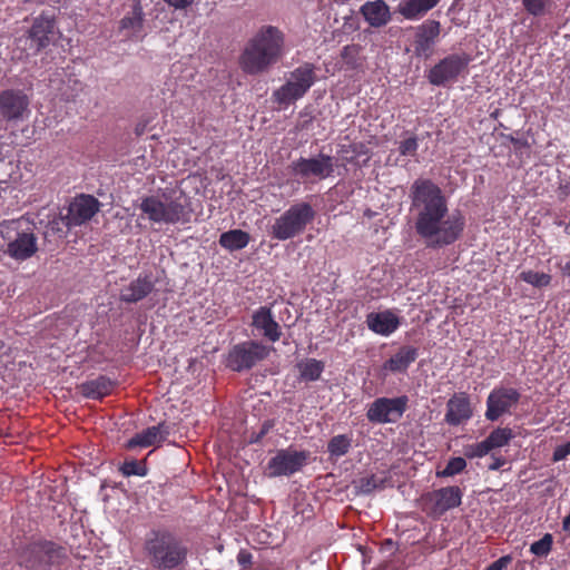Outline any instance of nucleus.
Segmentation results:
<instances>
[{"label":"nucleus","mask_w":570,"mask_h":570,"mask_svg":"<svg viewBox=\"0 0 570 570\" xmlns=\"http://www.w3.org/2000/svg\"><path fill=\"white\" fill-rule=\"evenodd\" d=\"M411 209L415 212L414 228L426 247L443 248L459 240L465 218L459 210L450 213L443 190L431 179L419 178L410 189Z\"/></svg>","instance_id":"f257e3e1"},{"label":"nucleus","mask_w":570,"mask_h":570,"mask_svg":"<svg viewBox=\"0 0 570 570\" xmlns=\"http://www.w3.org/2000/svg\"><path fill=\"white\" fill-rule=\"evenodd\" d=\"M283 49V32L277 27L263 26L245 45L239 56V67L246 75L263 73L278 62Z\"/></svg>","instance_id":"f03ea898"},{"label":"nucleus","mask_w":570,"mask_h":570,"mask_svg":"<svg viewBox=\"0 0 570 570\" xmlns=\"http://www.w3.org/2000/svg\"><path fill=\"white\" fill-rule=\"evenodd\" d=\"M144 548L150 564L157 570H176L187 561V546L167 529L151 530Z\"/></svg>","instance_id":"7ed1b4c3"},{"label":"nucleus","mask_w":570,"mask_h":570,"mask_svg":"<svg viewBox=\"0 0 570 570\" xmlns=\"http://www.w3.org/2000/svg\"><path fill=\"white\" fill-rule=\"evenodd\" d=\"M19 557V564L26 570L58 569L69 560L68 551L63 546L43 538L30 540L20 549Z\"/></svg>","instance_id":"20e7f679"},{"label":"nucleus","mask_w":570,"mask_h":570,"mask_svg":"<svg viewBox=\"0 0 570 570\" xmlns=\"http://www.w3.org/2000/svg\"><path fill=\"white\" fill-rule=\"evenodd\" d=\"M139 209L154 224L176 225L189 222V212L179 199H171L166 193L141 198Z\"/></svg>","instance_id":"39448f33"},{"label":"nucleus","mask_w":570,"mask_h":570,"mask_svg":"<svg viewBox=\"0 0 570 570\" xmlns=\"http://www.w3.org/2000/svg\"><path fill=\"white\" fill-rule=\"evenodd\" d=\"M316 216L309 203L293 204L271 226V236L277 240H287L302 234Z\"/></svg>","instance_id":"423d86ee"},{"label":"nucleus","mask_w":570,"mask_h":570,"mask_svg":"<svg viewBox=\"0 0 570 570\" xmlns=\"http://www.w3.org/2000/svg\"><path fill=\"white\" fill-rule=\"evenodd\" d=\"M27 223L14 219L7 223L1 235L7 244L4 253L16 261H26L38 250L37 236L31 228H23Z\"/></svg>","instance_id":"0eeeda50"},{"label":"nucleus","mask_w":570,"mask_h":570,"mask_svg":"<svg viewBox=\"0 0 570 570\" xmlns=\"http://www.w3.org/2000/svg\"><path fill=\"white\" fill-rule=\"evenodd\" d=\"M315 66L304 62L291 72L289 79L273 92V99L281 107H287L305 96L316 82Z\"/></svg>","instance_id":"6e6552de"},{"label":"nucleus","mask_w":570,"mask_h":570,"mask_svg":"<svg viewBox=\"0 0 570 570\" xmlns=\"http://www.w3.org/2000/svg\"><path fill=\"white\" fill-rule=\"evenodd\" d=\"M287 169L301 183L323 180L334 171L333 157L322 153L316 157H299L293 160Z\"/></svg>","instance_id":"1a4fd4ad"},{"label":"nucleus","mask_w":570,"mask_h":570,"mask_svg":"<svg viewBox=\"0 0 570 570\" xmlns=\"http://www.w3.org/2000/svg\"><path fill=\"white\" fill-rule=\"evenodd\" d=\"M269 347L257 341H245L234 345L227 356L226 366L234 372L248 371L269 355Z\"/></svg>","instance_id":"9d476101"},{"label":"nucleus","mask_w":570,"mask_h":570,"mask_svg":"<svg viewBox=\"0 0 570 570\" xmlns=\"http://www.w3.org/2000/svg\"><path fill=\"white\" fill-rule=\"evenodd\" d=\"M463 492L456 487H444L421 495L422 510L430 517L439 519L449 510L458 508L462 503Z\"/></svg>","instance_id":"9b49d317"},{"label":"nucleus","mask_w":570,"mask_h":570,"mask_svg":"<svg viewBox=\"0 0 570 570\" xmlns=\"http://www.w3.org/2000/svg\"><path fill=\"white\" fill-rule=\"evenodd\" d=\"M409 396L377 397L367 405L366 419L373 424L399 422L409 407Z\"/></svg>","instance_id":"f8f14e48"},{"label":"nucleus","mask_w":570,"mask_h":570,"mask_svg":"<svg viewBox=\"0 0 570 570\" xmlns=\"http://www.w3.org/2000/svg\"><path fill=\"white\" fill-rule=\"evenodd\" d=\"M470 61L471 58L468 53H451L428 71V80L433 86L445 87L458 80L459 76L466 70Z\"/></svg>","instance_id":"ddd939ff"},{"label":"nucleus","mask_w":570,"mask_h":570,"mask_svg":"<svg viewBox=\"0 0 570 570\" xmlns=\"http://www.w3.org/2000/svg\"><path fill=\"white\" fill-rule=\"evenodd\" d=\"M55 28V14L42 11L33 19L32 24L27 32V37L24 39L19 38L18 41H24V50L32 51V55H38L42 49L49 46Z\"/></svg>","instance_id":"4468645a"},{"label":"nucleus","mask_w":570,"mask_h":570,"mask_svg":"<svg viewBox=\"0 0 570 570\" xmlns=\"http://www.w3.org/2000/svg\"><path fill=\"white\" fill-rule=\"evenodd\" d=\"M308 452L282 449L269 459L266 465V475L268 478L289 476L301 471L306 464Z\"/></svg>","instance_id":"2eb2a0df"},{"label":"nucleus","mask_w":570,"mask_h":570,"mask_svg":"<svg viewBox=\"0 0 570 570\" xmlns=\"http://www.w3.org/2000/svg\"><path fill=\"white\" fill-rule=\"evenodd\" d=\"M30 99L23 90L6 89L0 92V117L7 122L19 121L29 114Z\"/></svg>","instance_id":"dca6fc26"},{"label":"nucleus","mask_w":570,"mask_h":570,"mask_svg":"<svg viewBox=\"0 0 570 570\" xmlns=\"http://www.w3.org/2000/svg\"><path fill=\"white\" fill-rule=\"evenodd\" d=\"M520 397L517 389L503 386L493 389L487 399V420L493 422L509 413L519 403Z\"/></svg>","instance_id":"f3484780"},{"label":"nucleus","mask_w":570,"mask_h":570,"mask_svg":"<svg viewBox=\"0 0 570 570\" xmlns=\"http://www.w3.org/2000/svg\"><path fill=\"white\" fill-rule=\"evenodd\" d=\"M441 33V23L438 20H425L414 28L413 53L416 58L428 59L433 55Z\"/></svg>","instance_id":"a211bd4d"},{"label":"nucleus","mask_w":570,"mask_h":570,"mask_svg":"<svg viewBox=\"0 0 570 570\" xmlns=\"http://www.w3.org/2000/svg\"><path fill=\"white\" fill-rule=\"evenodd\" d=\"M100 209V203L91 195L81 194L76 196L67 207V219L73 227L81 226L89 222Z\"/></svg>","instance_id":"6ab92c4d"},{"label":"nucleus","mask_w":570,"mask_h":570,"mask_svg":"<svg viewBox=\"0 0 570 570\" xmlns=\"http://www.w3.org/2000/svg\"><path fill=\"white\" fill-rule=\"evenodd\" d=\"M267 341L275 343L282 336V328L275 321L274 314L269 306H261L252 316V324Z\"/></svg>","instance_id":"aec40b11"},{"label":"nucleus","mask_w":570,"mask_h":570,"mask_svg":"<svg viewBox=\"0 0 570 570\" xmlns=\"http://www.w3.org/2000/svg\"><path fill=\"white\" fill-rule=\"evenodd\" d=\"M170 425L166 422H160L157 425L149 426L141 432L135 434L131 439H129L126 443L127 450H132L136 448H148L153 445H158L166 441L168 435L170 434Z\"/></svg>","instance_id":"412c9836"},{"label":"nucleus","mask_w":570,"mask_h":570,"mask_svg":"<svg viewBox=\"0 0 570 570\" xmlns=\"http://www.w3.org/2000/svg\"><path fill=\"white\" fill-rule=\"evenodd\" d=\"M473 415L470 399L464 392L454 393L446 403L444 421L452 426H458L469 421Z\"/></svg>","instance_id":"4be33fe9"},{"label":"nucleus","mask_w":570,"mask_h":570,"mask_svg":"<svg viewBox=\"0 0 570 570\" xmlns=\"http://www.w3.org/2000/svg\"><path fill=\"white\" fill-rule=\"evenodd\" d=\"M155 287L151 275H139L120 289L119 298L125 303H137L146 298Z\"/></svg>","instance_id":"5701e85b"},{"label":"nucleus","mask_w":570,"mask_h":570,"mask_svg":"<svg viewBox=\"0 0 570 570\" xmlns=\"http://www.w3.org/2000/svg\"><path fill=\"white\" fill-rule=\"evenodd\" d=\"M419 356V348L411 345H402L390 358H387L383 365V371L399 374L406 373L407 368L412 363L416 361Z\"/></svg>","instance_id":"b1692460"},{"label":"nucleus","mask_w":570,"mask_h":570,"mask_svg":"<svg viewBox=\"0 0 570 570\" xmlns=\"http://www.w3.org/2000/svg\"><path fill=\"white\" fill-rule=\"evenodd\" d=\"M364 20L373 28H381L391 21L390 7L384 0L366 1L360 8Z\"/></svg>","instance_id":"393cba45"},{"label":"nucleus","mask_w":570,"mask_h":570,"mask_svg":"<svg viewBox=\"0 0 570 570\" xmlns=\"http://www.w3.org/2000/svg\"><path fill=\"white\" fill-rule=\"evenodd\" d=\"M367 327L380 335L389 336L400 326V318L390 309L366 315Z\"/></svg>","instance_id":"a878e982"},{"label":"nucleus","mask_w":570,"mask_h":570,"mask_svg":"<svg viewBox=\"0 0 570 570\" xmlns=\"http://www.w3.org/2000/svg\"><path fill=\"white\" fill-rule=\"evenodd\" d=\"M116 386L111 379L99 375L96 379L88 380L79 385L81 395L86 399L101 400L111 394Z\"/></svg>","instance_id":"bb28decb"},{"label":"nucleus","mask_w":570,"mask_h":570,"mask_svg":"<svg viewBox=\"0 0 570 570\" xmlns=\"http://www.w3.org/2000/svg\"><path fill=\"white\" fill-rule=\"evenodd\" d=\"M440 1L441 0H402L396 7V12L406 20L416 21L436 7Z\"/></svg>","instance_id":"cd10ccee"},{"label":"nucleus","mask_w":570,"mask_h":570,"mask_svg":"<svg viewBox=\"0 0 570 570\" xmlns=\"http://www.w3.org/2000/svg\"><path fill=\"white\" fill-rule=\"evenodd\" d=\"M250 240L247 232L242 229H232L223 233L219 236V245L229 252L239 250L245 248Z\"/></svg>","instance_id":"c85d7f7f"},{"label":"nucleus","mask_w":570,"mask_h":570,"mask_svg":"<svg viewBox=\"0 0 570 570\" xmlns=\"http://www.w3.org/2000/svg\"><path fill=\"white\" fill-rule=\"evenodd\" d=\"M353 439L347 434L334 435L327 442V453L331 459H338L346 455L352 448Z\"/></svg>","instance_id":"c756f323"},{"label":"nucleus","mask_w":570,"mask_h":570,"mask_svg":"<svg viewBox=\"0 0 570 570\" xmlns=\"http://www.w3.org/2000/svg\"><path fill=\"white\" fill-rule=\"evenodd\" d=\"M297 367L299 370V376L303 381L314 382L321 377L325 366L322 361L316 358H307L304 362L298 363Z\"/></svg>","instance_id":"7c9ffc66"},{"label":"nucleus","mask_w":570,"mask_h":570,"mask_svg":"<svg viewBox=\"0 0 570 570\" xmlns=\"http://www.w3.org/2000/svg\"><path fill=\"white\" fill-rule=\"evenodd\" d=\"M142 22H144L142 7L138 0H135L131 13L129 16H125L120 20V29L139 32L142 28Z\"/></svg>","instance_id":"2f4dec72"},{"label":"nucleus","mask_w":570,"mask_h":570,"mask_svg":"<svg viewBox=\"0 0 570 570\" xmlns=\"http://www.w3.org/2000/svg\"><path fill=\"white\" fill-rule=\"evenodd\" d=\"M72 227L73 226L69 224V219H67V215L60 214L49 220L46 227L45 238L50 236H58L59 238H63Z\"/></svg>","instance_id":"473e14b6"},{"label":"nucleus","mask_w":570,"mask_h":570,"mask_svg":"<svg viewBox=\"0 0 570 570\" xmlns=\"http://www.w3.org/2000/svg\"><path fill=\"white\" fill-rule=\"evenodd\" d=\"M519 278L537 288L549 286L552 279L550 274L540 273L532 269L522 271L519 274Z\"/></svg>","instance_id":"72a5a7b5"},{"label":"nucleus","mask_w":570,"mask_h":570,"mask_svg":"<svg viewBox=\"0 0 570 570\" xmlns=\"http://www.w3.org/2000/svg\"><path fill=\"white\" fill-rule=\"evenodd\" d=\"M362 47L360 45H347L341 50V58L347 69L354 70L361 66L360 53Z\"/></svg>","instance_id":"f704fd0d"},{"label":"nucleus","mask_w":570,"mask_h":570,"mask_svg":"<svg viewBox=\"0 0 570 570\" xmlns=\"http://www.w3.org/2000/svg\"><path fill=\"white\" fill-rule=\"evenodd\" d=\"M512 438L513 433L510 428H497L487 436L492 450L507 445Z\"/></svg>","instance_id":"c9c22d12"},{"label":"nucleus","mask_w":570,"mask_h":570,"mask_svg":"<svg viewBox=\"0 0 570 570\" xmlns=\"http://www.w3.org/2000/svg\"><path fill=\"white\" fill-rule=\"evenodd\" d=\"M553 544V537L551 533H546L540 540L530 546V552L537 557H547Z\"/></svg>","instance_id":"e433bc0d"},{"label":"nucleus","mask_w":570,"mask_h":570,"mask_svg":"<svg viewBox=\"0 0 570 570\" xmlns=\"http://www.w3.org/2000/svg\"><path fill=\"white\" fill-rule=\"evenodd\" d=\"M466 468L465 459L455 456L449 460L446 466L436 473L440 478L453 476L461 473Z\"/></svg>","instance_id":"4c0bfd02"},{"label":"nucleus","mask_w":570,"mask_h":570,"mask_svg":"<svg viewBox=\"0 0 570 570\" xmlns=\"http://www.w3.org/2000/svg\"><path fill=\"white\" fill-rule=\"evenodd\" d=\"M120 472L125 476L138 475L145 476L147 474V468L144 463L137 460L125 461L120 466Z\"/></svg>","instance_id":"58836bf2"},{"label":"nucleus","mask_w":570,"mask_h":570,"mask_svg":"<svg viewBox=\"0 0 570 570\" xmlns=\"http://www.w3.org/2000/svg\"><path fill=\"white\" fill-rule=\"evenodd\" d=\"M492 451V448L485 438L483 441L468 445L465 448L464 454L465 456L472 458H482Z\"/></svg>","instance_id":"ea45409f"},{"label":"nucleus","mask_w":570,"mask_h":570,"mask_svg":"<svg viewBox=\"0 0 570 570\" xmlns=\"http://www.w3.org/2000/svg\"><path fill=\"white\" fill-rule=\"evenodd\" d=\"M419 148L417 138L415 136H411L402 141L399 145V151L402 156H415Z\"/></svg>","instance_id":"a19ab883"},{"label":"nucleus","mask_w":570,"mask_h":570,"mask_svg":"<svg viewBox=\"0 0 570 570\" xmlns=\"http://www.w3.org/2000/svg\"><path fill=\"white\" fill-rule=\"evenodd\" d=\"M546 2L547 0H522L524 9L534 17L543 14Z\"/></svg>","instance_id":"79ce46f5"},{"label":"nucleus","mask_w":570,"mask_h":570,"mask_svg":"<svg viewBox=\"0 0 570 570\" xmlns=\"http://www.w3.org/2000/svg\"><path fill=\"white\" fill-rule=\"evenodd\" d=\"M274 426V422L271 420L265 421L258 432H253L249 438V443H259L263 438L271 431Z\"/></svg>","instance_id":"37998d69"},{"label":"nucleus","mask_w":570,"mask_h":570,"mask_svg":"<svg viewBox=\"0 0 570 570\" xmlns=\"http://www.w3.org/2000/svg\"><path fill=\"white\" fill-rule=\"evenodd\" d=\"M358 488L363 493H371L373 490L377 488V480L375 475L360 479Z\"/></svg>","instance_id":"c03bdc74"},{"label":"nucleus","mask_w":570,"mask_h":570,"mask_svg":"<svg viewBox=\"0 0 570 570\" xmlns=\"http://www.w3.org/2000/svg\"><path fill=\"white\" fill-rule=\"evenodd\" d=\"M568 455H570V441L564 444L558 445L554 449L553 454H552V461L560 462V461L567 459Z\"/></svg>","instance_id":"a18cd8bd"},{"label":"nucleus","mask_w":570,"mask_h":570,"mask_svg":"<svg viewBox=\"0 0 570 570\" xmlns=\"http://www.w3.org/2000/svg\"><path fill=\"white\" fill-rule=\"evenodd\" d=\"M237 562L243 569H250L253 566V554L249 551L242 549L237 554Z\"/></svg>","instance_id":"49530a36"},{"label":"nucleus","mask_w":570,"mask_h":570,"mask_svg":"<svg viewBox=\"0 0 570 570\" xmlns=\"http://www.w3.org/2000/svg\"><path fill=\"white\" fill-rule=\"evenodd\" d=\"M512 560L513 558L511 554L502 556L490 566H488L484 570H503L512 562Z\"/></svg>","instance_id":"de8ad7c7"},{"label":"nucleus","mask_w":570,"mask_h":570,"mask_svg":"<svg viewBox=\"0 0 570 570\" xmlns=\"http://www.w3.org/2000/svg\"><path fill=\"white\" fill-rule=\"evenodd\" d=\"M350 148H351L352 153L357 157L362 156V155L367 156V158L370 157L368 148L364 144H353L350 146Z\"/></svg>","instance_id":"09e8293b"},{"label":"nucleus","mask_w":570,"mask_h":570,"mask_svg":"<svg viewBox=\"0 0 570 570\" xmlns=\"http://www.w3.org/2000/svg\"><path fill=\"white\" fill-rule=\"evenodd\" d=\"M509 139H510V141L513 145L515 150H520L522 148H529V142L524 138H515V137L510 136Z\"/></svg>","instance_id":"8fccbe9b"},{"label":"nucleus","mask_w":570,"mask_h":570,"mask_svg":"<svg viewBox=\"0 0 570 570\" xmlns=\"http://www.w3.org/2000/svg\"><path fill=\"white\" fill-rule=\"evenodd\" d=\"M168 6L175 8V9H180V10H184L186 8H188L190 4L187 0H164Z\"/></svg>","instance_id":"3c124183"},{"label":"nucleus","mask_w":570,"mask_h":570,"mask_svg":"<svg viewBox=\"0 0 570 570\" xmlns=\"http://www.w3.org/2000/svg\"><path fill=\"white\" fill-rule=\"evenodd\" d=\"M505 464V460L502 456H492V462L489 464V470L495 471Z\"/></svg>","instance_id":"603ef678"},{"label":"nucleus","mask_w":570,"mask_h":570,"mask_svg":"<svg viewBox=\"0 0 570 570\" xmlns=\"http://www.w3.org/2000/svg\"><path fill=\"white\" fill-rule=\"evenodd\" d=\"M562 530L570 535V513L562 520Z\"/></svg>","instance_id":"864d4df0"},{"label":"nucleus","mask_w":570,"mask_h":570,"mask_svg":"<svg viewBox=\"0 0 570 570\" xmlns=\"http://www.w3.org/2000/svg\"><path fill=\"white\" fill-rule=\"evenodd\" d=\"M561 272L564 276H570V261L561 266Z\"/></svg>","instance_id":"5fc2aeb1"},{"label":"nucleus","mask_w":570,"mask_h":570,"mask_svg":"<svg viewBox=\"0 0 570 570\" xmlns=\"http://www.w3.org/2000/svg\"><path fill=\"white\" fill-rule=\"evenodd\" d=\"M136 134H137L138 136L142 135V134H144V127L137 126V127H136Z\"/></svg>","instance_id":"6e6d98bb"},{"label":"nucleus","mask_w":570,"mask_h":570,"mask_svg":"<svg viewBox=\"0 0 570 570\" xmlns=\"http://www.w3.org/2000/svg\"><path fill=\"white\" fill-rule=\"evenodd\" d=\"M567 194L570 193V180L563 186Z\"/></svg>","instance_id":"4d7b16f0"},{"label":"nucleus","mask_w":570,"mask_h":570,"mask_svg":"<svg viewBox=\"0 0 570 570\" xmlns=\"http://www.w3.org/2000/svg\"><path fill=\"white\" fill-rule=\"evenodd\" d=\"M189 2V4H191L195 0H187Z\"/></svg>","instance_id":"13d9d810"}]
</instances>
